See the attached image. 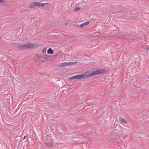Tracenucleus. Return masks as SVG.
<instances>
[{
    "mask_svg": "<svg viewBox=\"0 0 149 149\" xmlns=\"http://www.w3.org/2000/svg\"><path fill=\"white\" fill-rule=\"evenodd\" d=\"M77 63V62H70L68 63V65L69 66H70L71 65H73L76 64Z\"/></svg>",
    "mask_w": 149,
    "mask_h": 149,
    "instance_id": "9",
    "label": "nucleus"
},
{
    "mask_svg": "<svg viewBox=\"0 0 149 149\" xmlns=\"http://www.w3.org/2000/svg\"><path fill=\"white\" fill-rule=\"evenodd\" d=\"M47 48H45L42 51V52L43 53H46Z\"/></svg>",
    "mask_w": 149,
    "mask_h": 149,
    "instance_id": "15",
    "label": "nucleus"
},
{
    "mask_svg": "<svg viewBox=\"0 0 149 149\" xmlns=\"http://www.w3.org/2000/svg\"><path fill=\"white\" fill-rule=\"evenodd\" d=\"M41 3L39 2H36V6H41Z\"/></svg>",
    "mask_w": 149,
    "mask_h": 149,
    "instance_id": "12",
    "label": "nucleus"
},
{
    "mask_svg": "<svg viewBox=\"0 0 149 149\" xmlns=\"http://www.w3.org/2000/svg\"><path fill=\"white\" fill-rule=\"evenodd\" d=\"M119 120L120 121L123 123H126V121L123 118H119Z\"/></svg>",
    "mask_w": 149,
    "mask_h": 149,
    "instance_id": "7",
    "label": "nucleus"
},
{
    "mask_svg": "<svg viewBox=\"0 0 149 149\" xmlns=\"http://www.w3.org/2000/svg\"><path fill=\"white\" fill-rule=\"evenodd\" d=\"M47 52L49 54H53L54 53V51L51 48H49L47 50Z\"/></svg>",
    "mask_w": 149,
    "mask_h": 149,
    "instance_id": "8",
    "label": "nucleus"
},
{
    "mask_svg": "<svg viewBox=\"0 0 149 149\" xmlns=\"http://www.w3.org/2000/svg\"><path fill=\"white\" fill-rule=\"evenodd\" d=\"M41 6L43 7H45V3H41Z\"/></svg>",
    "mask_w": 149,
    "mask_h": 149,
    "instance_id": "16",
    "label": "nucleus"
},
{
    "mask_svg": "<svg viewBox=\"0 0 149 149\" xmlns=\"http://www.w3.org/2000/svg\"><path fill=\"white\" fill-rule=\"evenodd\" d=\"M85 25L84 23H83L82 24H80V27H83V26H84Z\"/></svg>",
    "mask_w": 149,
    "mask_h": 149,
    "instance_id": "17",
    "label": "nucleus"
},
{
    "mask_svg": "<svg viewBox=\"0 0 149 149\" xmlns=\"http://www.w3.org/2000/svg\"><path fill=\"white\" fill-rule=\"evenodd\" d=\"M58 56V54L57 53H56V54L54 56V58H56Z\"/></svg>",
    "mask_w": 149,
    "mask_h": 149,
    "instance_id": "18",
    "label": "nucleus"
},
{
    "mask_svg": "<svg viewBox=\"0 0 149 149\" xmlns=\"http://www.w3.org/2000/svg\"><path fill=\"white\" fill-rule=\"evenodd\" d=\"M30 8H32L36 7V2L30 3L29 6Z\"/></svg>",
    "mask_w": 149,
    "mask_h": 149,
    "instance_id": "5",
    "label": "nucleus"
},
{
    "mask_svg": "<svg viewBox=\"0 0 149 149\" xmlns=\"http://www.w3.org/2000/svg\"><path fill=\"white\" fill-rule=\"evenodd\" d=\"M45 6L47 8H48L49 6V3H45Z\"/></svg>",
    "mask_w": 149,
    "mask_h": 149,
    "instance_id": "13",
    "label": "nucleus"
},
{
    "mask_svg": "<svg viewBox=\"0 0 149 149\" xmlns=\"http://www.w3.org/2000/svg\"><path fill=\"white\" fill-rule=\"evenodd\" d=\"M85 25H88L89 23H90V22H85V23H84Z\"/></svg>",
    "mask_w": 149,
    "mask_h": 149,
    "instance_id": "14",
    "label": "nucleus"
},
{
    "mask_svg": "<svg viewBox=\"0 0 149 149\" xmlns=\"http://www.w3.org/2000/svg\"><path fill=\"white\" fill-rule=\"evenodd\" d=\"M49 57L47 55H45L43 57V58L44 60H46L47 59H49Z\"/></svg>",
    "mask_w": 149,
    "mask_h": 149,
    "instance_id": "10",
    "label": "nucleus"
},
{
    "mask_svg": "<svg viewBox=\"0 0 149 149\" xmlns=\"http://www.w3.org/2000/svg\"><path fill=\"white\" fill-rule=\"evenodd\" d=\"M80 8L79 7H77L75 8L74 9V11L75 12H77L79 11Z\"/></svg>",
    "mask_w": 149,
    "mask_h": 149,
    "instance_id": "11",
    "label": "nucleus"
},
{
    "mask_svg": "<svg viewBox=\"0 0 149 149\" xmlns=\"http://www.w3.org/2000/svg\"><path fill=\"white\" fill-rule=\"evenodd\" d=\"M27 137V136H24L23 137V140H24Z\"/></svg>",
    "mask_w": 149,
    "mask_h": 149,
    "instance_id": "19",
    "label": "nucleus"
},
{
    "mask_svg": "<svg viewBox=\"0 0 149 149\" xmlns=\"http://www.w3.org/2000/svg\"><path fill=\"white\" fill-rule=\"evenodd\" d=\"M145 49L146 50H149V47L146 48H145Z\"/></svg>",
    "mask_w": 149,
    "mask_h": 149,
    "instance_id": "20",
    "label": "nucleus"
},
{
    "mask_svg": "<svg viewBox=\"0 0 149 149\" xmlns=\"http://www.w3.org/2000/svg\"><path fill=\"white\" fill-rule=\"evenodd\" d=\"M88 77V74L83 73L73 76L69 77V79L70 80H73L74 79H84L86 77Z\"/></svg>",
    "mask_w": 149,
    "mask_h": 149,
    "instance_id": "2",
    "label": "nucleus"
},
{
    "mask_svg": "<svg viewBox=\"0 0 149 149\" xmlns=\"http://www.w3.org/2000/svg\"><path fill=\"white\" fill-rule=\"evenodd\" d=\"M38 47V45L36 44H26L23 45H19L18 49L20 50H22L26 49H32Z\"/></svg>",
    "mask_w": 149,
    "mask_h": 149,
    "instance_id": "1",
    "label": "nucleus"
},
{
    "mask_svg": "<svg viewBox=\"0 0 149 149\" xmlns=\"http://www.w3.org/2000/svg\"><path fill=\"white\" fill-rule=\"evenodd\" d=\"M66 66H69L68 62L63 63H60L58 66L60 67H65Z\"/></svg>",
    "mask_w": 149,
    "mask_h": 149,
    "instance_id": "4",
    "label": "nucleus"
},
{
    "mask_svg": "<svg viewBox=\"0 0 149 149\" xmlns=\"http://www.w3.org/2000/svg\"><path fill=\"white\" fill-rule=\"evenodd\" d=\"M4 2L3 0H0V2L1 3H3Z\"/></svg>",
    "mask_w": 149,
    "mask_h": 149,
    "instance_id": "21",
    "label": "nucleus"
},
{
    "mask_svg": "<svg viewBox=\"0 0 149 149\" xmlns=\"http://www.w3.org/2000/svg\"><path fill=\"white\" fill-rule=\"evenodd\" d=\"M46 146L48 148H50L52 146V144L51 142L45 143Z\"/></svg>",
    "mask_w": 149,
    "mask_h": 149,
    "instance_id": "6",
    "label": "nucleus"
},
{
    "mask_svg": "<svg viewBox=\"0 0 149 149\" xmlns=\"http://www.w3.org/2000/svg\"><path fill=\"white\" fill-rule=\"evenodd\" d=\"M104 70L102 69H98L96 71L93 72V73L88 77L96 75H98L104 73Z\"/></svg>",
    "mask_w": 149,
    "mask_h": 149,
    "instance_id": "3",
    "label": "nucleus"
},
{
    "mask_svg": "<svg viewBox=\"0 0 149 149\" xmlns=\"http://www.w3.org/2000/svg\"><path fill=\"white\" fill-rule=\"evenodd\" d=\"M39 59H39V58H38V60H39Z\"/></svg>",
    "mask_w": 149,
    "mask_h": 149,
    "instance_id": "22",
    "label": "nucleus"
}]
</instances>
